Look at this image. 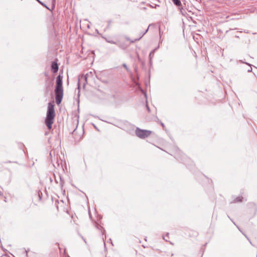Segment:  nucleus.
Wrapping results in <instances>:
<instances>
[{
  "instance_id": "obj_6",
  "label": "nucleus",
  "mask_w": 257,
  "mask_h": 257,
  "mask_svg": "<svg viewBox=\"0 0 257 257\" xmlns=\"http://www.w3.org/2000/svg\"><path fill=\"white\" fill-rule=\"evenodd\" d=\"M173 3L177 7H180L182 6V3L180 0H172Z\"/></svg>"
},
{
  "instance_id": "obj_1",
  "label": "nucleus",
  "mask_w": 257,
  "mask_h": 257,
  "mask_svg": "<svg viewBox=\"0 0 257 257\" xmlns=\"http://www.w3.org/2000/svg\"><path fill=\"white\" fill-rule=\"evenodd\" d=\"M55 116V113L54 110V105L52 103L49 102L48 105V109L45 119V124L49 130H50L52 128Z\"/></svg>"
},
{
  "instance_id": "obj_12",
  "label": "nucleus",
  "mask_w": 257,
  "mask_h": 257,
  "mask_svg": "<svg viewBox=\"0 0 257 257\" xmlns=\"http://www.w3.org/2000/svg\"><path fill=\"white\" fill-rule=\"evenodd\" d=\"M37 1H38L40 4H41L42 6H44L45 7H46L47 9H49V8L44 4L42 2H41L39 0H36Z\"/></svg>"
},
{
  "instance_id": "obj_14",
  "label": "nucleus",
  "mask_w": 257,
  "mask_h": 257,
  "mask_svg": "<svg viewBox=\"0 0 257 257\" xmlns=\"http://www.w3.org/2000/svg\"><path fill=\"white\" fill-rule=\"evenodd\" d=\"M239 62L240 63H245V64H247V65H248L250 66V64H249V63H247L246 62H243V61H242V60H240Z\"/></svg>"
},
{
  "instance_id": "obj_13",
  "label": "nucleus",
  "mask_w": 257,
  "mask_h": 257,
  "mask_svg": "<svg viewBox=\"0 0 257 257\" xmlns=\"http://www.w3.org/2000/svg\"><path fill=\"white\" fill-rule=\"evenodd\" d=\"M88 74H86L84 76L82 77V78H84L86 81H87V77L88 76Z\"/></svg>"
},
{
  "instance_id": "obj_18",
  "label": "nucleus",
  "mask_w": 257,
  "mask_h": 257,
  "mask_svg": "<svg viewBox=\"0 0 257 257\" xmlns=\"http://www.w3.org/2000/svg\"><path fill=\"white\" fill-rule=\"evenodd\" d=\"M118 46H119L120 48H122V49H124V48L122 46H121L120 45H118Z\"/></svg>"
},
{
  "instance_id": "obj_8",
  "label": "nucleus",
  "mask_w": 257,
  "mask_h": 257,
  "mask_svg": "<svg viewBox=\"0 0 257 257\" xmlns=\"http://www.w3.org/2000/svg\"><path fill=\"white\" fill-rule=\"evenodd\" d=\"M155 49L152 50L150 53V54H149V58H150V61H151V60L153 58V57H154V54H155Z\"/></svg>"
},
{
  "instance_id": "obj_5",
  "label": "nucleus",
  "mask_w": 257,
  "mask_h": 257,
  "mask_svg": "<svg viewBox=\"0 0 257 257\" xmlns=\"http://www.w3.org/2000/svg\"><path fill=\"white\" fill-rule=\"evenodd\" d=\"M52 70L53 72H56L58 70V66L56 63L53 62L51 65Z\"/></svg>"
},
{
  "instance_id": "obj_21",
  "label": "nucleus",
  "mask_w": 257,
  "mask_h": 257,
  "mask_svg": "<svg viewBox=\"0 0 257 257\" xmlns=\"http://www.w3.org/2000/svg\"><path fill=\"white\" fill-rule=\"evenodd\" d=\"M163 239H164V240H165L166 241H168V240H167V239H166L165 238V237H164V236L163 237Z\"/></svg>"
},
{
  "instance_id": "obj_23",
  "label": "nucleus",
  "mask_w": 257,
  "mask_h": 257,
  "mask_svg": "<svg viewBox=\"0 0 257 257\" xmlns=\"http://www.w3.org/2000/svg\"><path fill=\"white\" fill-rule=\"evenodd\" d=\"M145 97H147V94L146 93H145Z\"/></svg>"
},
{
  "instance_id": "obj_16",
  "label": "nucleus",
  "mask_w": 257,
  "mask_h": 257,
  "mask_svg": "<svg viewBox=\"0 0 257 257\" xmlns=\"http://www.w3.org/2000/svg\"><path fill=\"white\" fill-rule=\"evenodd\" d=\"M146 106H147V108L148 111L149 112L150 111V108L148 106V104L146 105Z\"/></svg>"
},
{
  "instance_id": "obj_20",
  "label": "nucleus",
  "mask_w": 257,
  "mask_h": 257,
  "mask_svg": "<svg viewBox=\"0 0 257 257\" xmlns=\"http://www.w3.org/2000/svg\"><path fill=\"white\" fill-rule=\"evenodd\" d=\"M161 124L162 126L163 127L165 126V125H164V123H163L161 122Z\"/></svg>"
},
{
  "instance_id": "obj_22",
  "label": "nucleus",
  "mask_w": 257,
  "mask_h": 257,
  "mask_svg": "<svg viewBox=\"0 0 257 257\" xmlns=\"http://www.w3.org/2000/svg\"><path fill=\"white\" fill-rule=\"evenodd\" d=\"M168 234H168V233H167V235H166V237H168Z\"/></svg>"
},
{
  "instance_id": "obj_2",
  "label": "nucleus",
  "mask_w": 257,
  "mask_h": 257,
  "mask_svg": "<svg viewBox=\"0 0 257 257\" xmlns=\"http://www.w3.org/2000/svg\"><path fill=\"white\" fill-rule=\"evenodd\" d=\"M55 92L56 94V102L57 104H59L61 103L63 96L62 80L60 75L58 76L57 77Z\"/></svg>"
},
{
  "instance_id": "obj_11",
  "label": "nucleus",
  "mask_w": 257,
  "mask_h": 257,
  "mask_svg": "<svg viewBox=\"0 0 257 257\" xmlns=\"http://www.w3.org/2000/svg\"><path fill=\"white\" fill-rule=\"evenodd\" d=\"M122 66L125 68L127 72L130 71V69L127 67V65L125 63H123Z\"/></svg>"
},
{
  "instance_id": "obj_19",
  "label": "nucleus",
  "mask_w": 257,
  "mask_h": 257,
  "mask_svg": "<svg viewBox=\"0 0 257 257\" xmlns=\"http://www.w3.org/2000/svg\"><path fill=\"white\" fill-rule=\"evenodd\" d=\"M52 152H50V156H51V157L52 158Z\"/></svg>"
},
{
  "instance_id": "obj_7",
  "label": "nucleus",
  "mask_w": 257,
  "mask_h": 257,
  "mask_svg": "<svg viewBox=\"0 0 257 257\" xmlns=\"http://www.w3.org/2000/svg\"><path fill=\"white\" fill-rule=\"evenodd\" d=\"M104 39L105 40V41L109 43H111V44H116L117 45V44L114 41L110 39H108V38H104Z\"/></svg>"
},
{
  "instance_id": "obj_3",
  "label": "nucleus",
  "mask_w": 257,
  "mask_h": 257,
  "mask_svg": "<svg viewBox=\"0 0 257 257\" xmlns=\"http://www.w3.org/2000/svg\"><path fill=\"white\" fill-rule=\"evenodd\" d=\"M151 131L146 130H142L137 127L135 133L136 136L141 139H145L148 137L151 134Z\"/></svg>"
},
{
  "instance_id": "obj_17",
  "label": "nucleus",
  "mask_w": 257,
  "mask_h": 257,
  "mask_svg": "<svg viewBox=\"0 0 257 257\" xmlns=\"http://www.w3.org/2000/svg\"><path fill=\"white\" fill-rule=\"evenodd\" d=\"M250 67H251V66ZM251 71H252L251 67H250V68L247 70V71L249 72H251Z\"/></svg>"
},
{
  "instance_id": "obj_15",
  "label": "nucleus",
  "mask_w": 257,
  "mask_h": 257,
  "mask_svg": "<svg viewBox=\"0 0 257 257\" xmlns=\"http://www.w3.org/2000/svg\"><path fill=\"white\" fill-rule=\"evenodd\" d=\"M76 133V128H75L73 131V132H72V135L74 137L75 136V134Z\"/></svg>"
},
{
  "instance_id": "obj_9",
  "label": "nucleus",
  "mask_w": 257,
  "mask_h": 257,
  "mask_svg": "<svg viewBox=\"0 0 257 257\" xmlns=\"http://www.w3.org/2000/svg\"><path fill=\"white\" fill-rule=\"evenodd\" d=\"M242 197H236L233 201L234 203L238 202H241L242 200Z\"/></svg>"
},
{
  "instance_id": "obj_10",
  "label": "nucleus",
  "mask_w": 257,
  "mask_h": 257,
  "mask_svg": "<svg viewBox=\"0 0 257 257\" xmlns=\"http://www.w3.org/2000/svg\"><path fill=\"white\" fill-rule=\"evenodd\" d=\"M179 10H180V11L181 13L183 15L185 16V13H186V11H185V10H184L182 8H180V7H179Z\"/></svg>"
},
{
  "instance_id": "obj_4",
  "label": "nucleus",
  "mask_w": 257,
  "mask_h": 257,
  "mask_svg": "<svg viewBox=\"0 0 257 257\" xmlns=\"http://www.w3.org/2000/svg\"><path fill=\"white\" fill-rule=\"evenodd\" d=\"M148 30H149V27L147 29V30L144 33H143L142 34L141 36L139 38L136 39L135 40H131L129 38H126V39L127 40L130 41L131 43H134L136 41H139L148 32Z\"/></svg>"
}]
</instances>
